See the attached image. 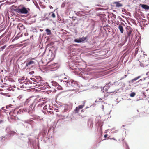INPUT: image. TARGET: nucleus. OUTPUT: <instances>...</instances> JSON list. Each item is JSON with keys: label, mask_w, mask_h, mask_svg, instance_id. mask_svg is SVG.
Listing matches in <instances>:
<instances>
[{"label": "nucleus", "mask_w": 149, "mask_h": 149, "mask_svg": "<svg viewBox=\"0 0 149 149\" xmlns=\"http://www.w3.org/2000/svg\"><path fill=\"white\" fill-rule=\"evenodd\" d=\"M49 108V109L51 110H52L51 109V107L50 106H48Z\"/></svg>", "instance_id": "2f4dec72"}, {"label": "nucleus", "mask_w": 149, "mask_h": 149, "mask_svg": "<svg viewBox=\"0 0 149 149\" xmlns=\"http://www.w3.org/2000/svg\"><path fill=\"white\" fill-rule=\"evenodd\" d=\"M48 68L50 69H52V70H56L58 68V64L57 63H52L48 65Z\"/></svg>", "instance_id": "f03ea898"}, {"label": "nucleus", "mask_w": 149, "mask_h": 149, "mask_svg": "<svg viewBox=\"0 0 149 149\" xmlns=\"http://www.w3.org/2000/svg\"><path fill=\"white\" fill-rule=\"evenodd\" d=\"M105 88V87H104V88L103 89Z\"/></svg>", "instance_id": "79ce46f5"}, {"label": "nucleus", "mask_w": 149, "mask_h": 149, "mask_svg": "<svg viewBox=\"0 0 149 149\" xmlns=\"http://www.w3.org/2000/svg\"><path fill=\"white\" fill-rule=\"evenodd\" d=\"M26 85H27V84H26V83H25V82L22 83H22H20V86L21 87V88H26L27 87Z\"/></svg>", "instance_id": "9d476101"}, {"label": "nucleus", "mask_w": 149, "mask_h": 149, "mask_svg": "<svg viewBox=\"0 0 149 149\" xmlns=\"http://www.w3.org/2000/svg\"><path fill=\"white\" fill-rule=\"evenodd\" d=\"M148 18H149V17H148Z\"/></svg>", "instance_id": "a18cd8bd"}, {"label": "nucleus", "mask_w": 149, "mask_h": 149, "mask_svg": "<svg viewBox=\"0 0 149 149\" xmlns=\"http://www.w3.org/2000/svg\"><path fill=\"white\" fill-rule=\"evenodd\" d=\"M141 7L145 10H149V6L147 5L143 4H140V5Z\"/></svg>", "instance_id": "423d86ee"}, {"label": "nucleus", "mask_w": 149, "mask_h": 149, "mask_svg": "<svg viewBox=\"0 0 149 149\" xmlns=\"http://www.w3.org/2000/svg\"><path fill=\"white\" fill-rule=\"evenodd\" d=\"M45 31L47 33V35H49L51 34V30L50 29H46Z\"/></svg>", "instance_id": "ddd939ff"}, {"label": "nucleus", "mask_w": 149, "mask_h": 149, "mask_svg": "<svg viewBox=\"0 0 149 149\" xmlns=\"http://www.w3.org/2000/svg\"><path fill=\"white\" fill-rule=\"evenodd\" d=\"M22 111V109H20L19 110V111H20V112Z\"/></svg>", "instance_id": "c9c22d12"}, {"label": "nucleus", "mask_w": 149, "mask_h": 149, "mask_svg": "<svg viewBox=\"0 0 149 149\" xmlns=\"http://www.w3.org/2000/svg\"><path fill=\"white\" fill-rule=\"evenodd\" d=\"M140 77V76H138V77H136L134 79H132L131 80V82L132 83H133L135 81H136L137 79H138Z\"/></svg>", "instance_id": "f8f14e48"}, {"label": "nucleus", "mask_w": 149, "mask_h": 149, "mask_svg": "<svg viewBox=\"0 0 149 149\" xmlns=\"http://www.w3.org/2000/svg\"><path fill=\"white\" fill-rule=\"evenodd\" d=\"M3 91V89H0V91Z\"/></svg>", "instance_id": "473e14b6"}, {"label": "nucleus", "mask_w": 149, "mask_h": 149, "mask_svg": "<svg viewBox=\"0 0 149 149\" xmlns=\"http://www.w3.org/2000/svg\"><path fill=\"white\" fill-rule=\"evenodd\" d=\"M87 38L86 37H84L83 36L81 38H80V39L81 41V42H82L85 40Z\"/></svg>", "instance_id": "4468645a"}, {"label": "nucleus", "mask_w": 149, "mask_h": 149, "mask_svg": "<svg viewBox=\"0 0 149 149\" xmlns=\"http://www.w3.org/2000/svg\"><path fill=\"white\" fill-rule=\"evenodd\" d=\"M100 100H102V99H100H100H99V102H100Z\"/></svg>", "instance_id": "f704fd0d"}, {"label": "nucleus", "mask_w": 149, "mask_h": 149, "mask_svg": "<svg viewBox=\"0 0 149 149\" xmlns=\"http://www.w3.org/2000/svg\"><path fill=\"white\" fill-rule=\"evenodd\" d=\"M13 105H12L10 104L9 105H8L6 106V108L7 109H9L10 107H11Z\"/></svg>", "instance_id": "6ab92c4d"}, {"label": "nucleus", "mask_w": 149, "mask_h": 149, "mask_svg": "<svg viewBox=\"0 0 149 149\" xmlns=\"http://www.w3.org/2000/svg\"><path fill=\"white\" fill-rule=\"evenodd\" d=\"M37 83L38 84H36V86H42V85L41 84V83H40L39 82H37Z\"/></svg>", "instance_id": "5701e85b"}, {"label": "nucleus", "mask_w": 149, "mask_h": 149, "mask_svg": "<svg viewBox=\"0 0 149 149\" xmlns=\"http://www.w3.org/2000/svg\"><path fill=\"white\" fill-rule=\"evenodd\" d=\"M33 84H36V83H33Z\"/></svg>", "instance_id": "c03bdc74"}, {"label": "nucleus", "mask_w": 149, "mask_h": 149, "mask_svg": "<svg viewBox=\"0 0 149 149\" xmlns=\"http://www.w3.org/2000/svg\"><path fill=\"white\" fill-rule=\"evenodd\" d=\"M47 106L46 105L45 106H44V108H43V109H44V110H46L47 111Z\"/></svg>", "instance_id": "4be33fe9"}, {"label": "nucleus", "mask_w": 149, "mask_h": 149, "mask_svg": "<svg viewBox=\"0 0 149 149\" xmlns=\"http://www.w3.org/2000/svg\"><path fill=\"white\" fill-rule=\"evenodd\" d=\"M3 120H0V124L2 123V122H3Z\"/></svg>", "instance_id": "c85d7f7f"}, {"label": "nucleus", "mask_w": 149, "mask_h": 149, "mask_svg": "<svg viewBox=\"0 0 149 149\" xmlns=\"http://www.w3.org/2000/svg\"><path fill=\"white\" fill-rule=\"evenodd\" d=\"M17 28L20 31H22L25 29L24 26L21 23L19 24L17 26Z\"/></svg>", "instance_id": "39448f33"}, {"label": "nucleus", "mask_w": 149, "mask_h": 149, "mask_svg": "<svg viewBox=\"0 0 149 149\" xmlns=\"http://www.w3.org/2000/svg\"><path fill=\"white\" fill-rule=\"evenodd\" d=\"M102 107H102V108H104V106H103V105Z\"/></svg>", "instance_id": "a19ab883"}, {"label": "nucleus", "mask_w": 149, "mask_h": 149, "mask_svg": "<svg viewBox=\"0 0 149 149\" xmlns=\"http://www.w3.org/2000/svg\"><path fill=\"white\" fill-rule=\"evenodd\" d=\"M118 29L120 30L121 33H123L124 31V29L123 26H122L120 24H118Z\"/></svg>", "instance_id": "1a4fd4ad"}, {"label": "nucleus", "mask_w": 149, "mask_h": 149, "mask_svg": "<svg viewBox=\"0 0 149 149\" xmlns=\"http://www.w3.org/2000/svg\"><path fill=\"white\" fill-rule=\"evenodd\" d=\"M114 3L116 5V7H117L119 8L123 6V4L120 3L119 2H116Z\"/></svg>", "instance_id": "6e6552de"}, {"label": "nucleus", "mask_w": 149, "mask_h": 149, "mask_svg": "<svg viewBox=\"0 0 149 149\" xmlns=\"http://www.w3.org/2000/svg\"><path fill=\"white\" fill-rule=\"evenodd\" d=\"M34 73L33 71H31L29 72L30 74H32Z\"/></svg>", "instance_id": "b1692460"}, {"label": "nucleus", "mask_w": 149, "mask_h": 149, "mask_svg": "<svg viewBox=\"0 0 149 149\" xmlns=\"http://www.w3.org/2000/svg\"><path fill=\"white\" fill-rule=\"evenodd\" d=\"M83 111V110H81V111Z\"/></svg>", "instance_id": "37998d69"}, {"label": "nucleus", "mask_w": 149, "mask_h": 149, "mask_svg": "<svg viewBox=\"0 0 149 149\" xmlns=\"http://www.w3.org/2000/svg\"><path fill=\"white\" fill-rule=\"evenodd\" d=\"M4 108H5V107H3L1 109L3 110H5L4 109Z\"/></svg>", "instance_id": "7c9ffc66"}, {"label": "nucleus", "mask_w": 149, "mask_h": 149, "mask_svg": "<svg viewBox=\"0 0 149 149\" xmlns=\"http://www.w3.org/2000/svg\"><path fill=\"white\" fill-rule=\"evenodd\" d=\"M135 93L134 92H132L130 94V96L131 97H134L135 95Z\"/></svg>", "instance_id": "a211bd4d"}, {"label": "nucleus", "mask_w": 149, "mask_h": 149, "mask_svg": "<svg viewBox=\"0 0 149 149\" xmlns=\"http://www.w3.org/2000/svg\"><path fill=\"white\" fill-rule=\"evenodd\" d=\"M49 8H50V9H52V8H53V7H52V6H50V5L49 6Z\"/></svg>", "instance_id": "bb28decb"}, {"label": "nucleus", "mask_w": 149, "mask_h": 149, "mask_svg": "<svg viewBox=\"0 0 149 149\" xmlns=\"http://www.w3.org/2000/svg\"><path fill=\"white\" fill-rule=\"evenodd\" d=\"M67 79V78H66V77H65V78H64V79Z\"/></svg>", "instance_id": "4c0bfd02"}, {"label": "nucleus", "mask_w": 149, "mask_h": 149, "mask_svg": "<svg viewBox=\"0 0 149 149\" xmlns=\"http://www.w3.org/2000/svg\"><path fill=\"white\" fill-rule=\"evenodd\" d=\"M107 134H105L104 136V137L105 138H106L107 137Z\"/></svg>", "instance_id": "393cba45"}, {"label": "nucleus", "mask_w": 149, "mask_h": 149, "mask_svg": "<svg viewBox=\"0 0 149 149\" xmlns=\"http://www.w3.org/2000/svg\"><path fill=\"white\" fill-rule=\"evenodd\" d=\"M13 117H11V119H12V118H13Z\"/></svg>", "instance_id": "ea45409f"}, {"label": "nucleus", "mask_w": 149, "mask_h": 149, "mask_svg": "<svg viewBox=\"0 0 149 149\" xmlns=\"http://www.w3.org/2000/svg\"><path fill=\"white\" fill-rule=\"evenodd\" d=\"M28 9L29 10V9L26 8L25 7L22 6L19 8L16 9L15 11L19 13L26 14L28 12Z\"/></svg>", "instance_id": "f257e3e1"}, {"label": "nucleus", "mask_w": 149, "mask_h": 149, "mask_svg": "<svg viewBox=\"0 0 149 149\" xmlns=\"http://www.w3.org/2000/svg\"><path fill=\"white\" fill-rule=\"evenodd\" d=\"M1 94H3L4 93H1Z\"/></svg>", "instance_id": "e433bc0d"}, {"label": "nucleus", "mask_w": 149, "mask_h": 149, "mask_svg": "<svg viewBox=\"0 0 149 149\" xmlns=\"http://www.w3.org/2000/svg\"><path fill=\"white\" fill-rule=\"evenodd\" d=\"M5 47L4 46L3 47H2L1 48L3 49H4L5 48Z\"/></svg>", "instance_id": "72a5a7b5"}, {"label": "nucleus", "mask_w": 149, "mask_h": 149, "mask_svg": "<svg viewBox=\"0 0 149 149\" xmlns=\"http://www.w3.org/2000/svg\"><path fill=\"white\" fill-rule=\"evenodd\" d=\"M74 42H77V43H80V42H81V41L80 38L79 39H75L74 40Z\"/></svg>", "instance_id": "f3484780"}, {"label": "nucleus", "mask_w": 149, "mask_h": 149, "mask_svg": "<svg viewBox=\"0 0 149 149\" xmlns=\"http://www.w3.org/2000/svg\"><path fill=\"white\" fill-rule=\"evenodd\" d=\"M63 82H65V83H66V84L67 86L70 85L73 86L74 85H76L77 84L76 82L75 81H74L73 80H64L63 81Z\"/></svg>", "instance_id": "7ed1b4c3"}, {"label": "nucleus", "mask_w": 149, "mask_h": 149, "mask_svg": "<svg viewBox=\"0 0 149 149\" xmlns=\"http://www.w3.org/2000/svg\"><path fill=\"white\" fill-rule=\"evenodd\" d=\"M26 82V83H28V82H29V81H27Z\"/></svg>", "instance_id": "58836bf2"}, {"label": "nucleus", "mask_w": 149, "mask_h": 149, "mask_svg": "<svg viewBox=\"0 0 149 149\" xmlns=\"http://www.w3.org/2000/svg\"><path fill=\"white\" fill-rule=\"evenodd\" d=\"M55 110H56V112H58V110L57 109H55Z\"/></svg>", "instance_id": "c756f323"}, {"label": "nucleus", "mask_w": 149, "mask_h": 149, "mask_svg": "<svg viewBox=\"0 0 149 149\" xmlns=\"http://www.w3.org/2000/svg\"><path fill=\"white\" fill-rule=\"evenodd\" d=\"M108 139H113V140H115V138H109V137H108Z\"/></svg>", "instance_id": "a878e982"}, {"label": "nucleus", "mask_w": 149, "mask_h": 149, "mask_svg": "<svg viewBox=\"0 0 149 149\" xmlns=\"http://www.w3.org/2000/svg\"><path fill=\"white\" fill-rule=\"evenodd\" d=\"M132 31L131 30H130L127 33V35L128 36H132Z\"/></svg>", "instance_id": "dca6fc26"}, {"label": "nucleus", "mask_w": 149, "mask_h": 149, "mask_svg": "<svg viewBox=\"0 0 149 149\" xmlns=\"http://www.w3.org/2000/svg\"><path fill=\"white\" fill-rule=\"evenodd\" d=\"M115 92V91H111V92H107L106 94L104 95V97H107L109 95V94L110 93H114Z\"/></svg>", "instance_id": "2eb2a0df"}, {"label": "nucleus", "mask_w": 149, "mask_h": 149, "mask_svg": "<svg viewBox=\"0 0 149 149\" xmlns=\"http://www.w3.org/2000/svg\"><path fill=\"white\" fill-rule=\"evenodd\" d=\"M53 84L54 85L57 86V85L58 84V83L56 82H54L53 83Z\"/></svg>", "instance_id": "412c9836"}, {"label": "nucleus", "mask_w": 149, "mask_h": 149, "mask_svg": "<svg viewBox=\"0 0 149 149\" xmlns=\"http://www.w3.org/2000/svg\"><path fill=\"white\" fill-rule=\"evenodd\" d=\"M35 63V62L34 61L31 60L29 61H28L26 64V66L28 67L29 65L34 64Z\"/></svg>", "instance_id": "0eeeda50"}, {"label": "nucleus", "mask_w": 149, "mask_h": 149, "mask_svg": "<svg viewBox=\"0 0 149 149\" xmlns=\"http://www.w3.org/2000/svg\"><path fill=\"white\" fill-rule=\"evenodd\" d=\"M49 14L51 15V17L53 18H54L56 17L55 14L53 12H51L49 13Z\"/></svg>", "instance_id": "9b49d317"}, {"label": "nucleus", "mask_w": 149, "mask_h": 149, "mask_svg": "<svg viewBox=\"0 0 149 149\" xmlns=\"http://www.w3.org/2000/svg\"><path fill=\"white\" fill-rule=\"evenodd\" d=\"M47 112H49L50 113V114H53V112L52 111H48L47 110Z\"/></svg>", "instance_id": "aec40b11"}, {"label": "nucleus", "mask_w": 149, "mask_h": 149, "mask_svg": "<svg viewBox=\"0 0 149 149\" xmlns=\"http://www.w3.org/2000/svg\"><path fill=\"white\" fill-rule=\"evenodd\" d=\"M84 106V103L82 105H79L78 107H76L74 110L75 113H78L80 110L82 109Z\"/></svg>", "instance_id": "20e7f679"}, {"label": "nucleus", "mask_w": 149, "mask_h": 149, "mask_svg": "<svg viewBox=\"0 0 149 149\" xmlns=\"http://www.w3.org/2000/svg\"><path fill=\"white\" fill-rule=\"evenodd\" d=\"M28 33H25V34H24V35L25 36H27L28 35Z\"/></svg>", "instance_id": "cd10ccee"}]
</instances>
